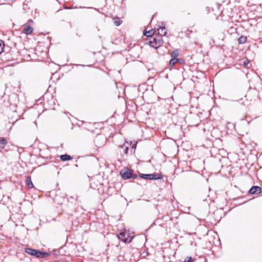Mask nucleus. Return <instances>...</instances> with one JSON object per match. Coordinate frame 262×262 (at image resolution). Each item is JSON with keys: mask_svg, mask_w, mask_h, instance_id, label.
Instances as JSON below:
<instances>
[{"mask_svg": "<svg viewBox=\"0 0 262 262\" xmlns=\"http://www.w3.org/2000/svg\"><path fill=\"white\" fill-rule=\"evenodd\" d=\"M146 36V43L157 49L162 44V34H143Z\"/></svg>", "mask_w": 262, "mask_h": 262, "instance_id": "obj_1", "label": "nucleus"}, {"mask_svg": "<svg viewBox=\"0 0 262 262\" xmlns=\"http://www.w3.org/2000/svg\"><path fill=\"white\" fill-rule=\"evenodd\" d=\"M120 174L122 178L124 180L136 179L138 178V175L134 173L133 170L128 168H125L121 170Z\"/></svg>", "mask_w": 262, "mask_h": 262, "instance_id": "obj_2", "label": "nucleus"}, {"mask_svg": "<svg viewBox=\"0 0 262 262\" xmlns=\"http://www.w3.org/2000/svg\"><path fill=\"white\" fill-rule=\"evenodd\" d=\"M25 251L28 254L32 256H34L37 258H40L41 256H40L41 251L39 250H35L30 248H26Z\"/></svg>", "mask_w": 262, "mask_h": 262, "instance_id": "obj_3", "label": "nucleus"}, {"mask_svg": "<svg viewBox=\"0 0 262 262\" xmlns=\"http://www.w3.org/2000/svg\"><path fill=\"white\" fill-rule=\"evenodd\" d=\"M126 233L125 231H121L119 235H118V238L121 240V241L123 242L124 243H129L131 242L132 237H130V236H128L127 237H125Z\"/></svg>", "mask_w": 262, "mask_h": 262, "instance_id": "obj_4", "label": "nucleus"}, {"mask_svg": "<svg viewBox=\"0 0 262 262\" xmlns=\"http://www.w3.org/2000/svg\"><path fill=\"white\" fill-rule=\"evenodd\" d=\"M32 20L30 19L28 23H26L23 25L24 30L25 33H32L34 31L33 27H31L30 23H33Z\"/></svg>", "mask_w": 262, "mask_h": 262, "instance_id": "obj_5", "label": "nucleus"}, {"mask_svg": "<svg viewBox=\"0 0 262 262\" xmlns=\"http://www.w3.org/2000/svg\"><path fill=\"white\" fill-rule=\"evenodd\" d=\"M128 145L126 144H124L119 146V151L121 157H123L124 155L128 153Z\"/></svg>", "mask_w": 262, "mask_h": 262, "instance_id": "obj_6", "label": "nucleus"}, {"mask_svg": "<svg viewBox=\"0 0 262 262\" xmlns=\"http://www.w3.org/2000/svg\"><path fill=\"white\" fill-rule=\"evenodd\" d=\"M262 188L257 186H252L249 190V193L252 194H258L261 192Z\"/></svg>", "mask_w": 262, "mask_h": 262, "instance_id": "obj_7", "label": "nucleus"}, {"mask_svg": "<svg viewBox=\"0 0 262 262\" xmlns=\"http://www.w3.org/2000/svg\"><path fill=\"white\" fill-rule=\"evenodd\" d=\"M241 29L238 28L236 25H233V26L229 27V29L227 30L228 33H239L241 31Z\"/></svg>", "mask_w": 262, "mask_h": 262, "instance_id": "obj_8", "label": "nucleus"}, {"mask_svg": "<svg viewBox=\"0 0 262 262\" xmlns=\"http://www.w3.org/2000/svg\"><path fill=\"white\" fill-rule=\"evenodd\" d=\"M150 180H160L163 178V175L159 173H150Z\"/></svg>", "mask_w": 262, "mask_h": 262, "instance_id": "obj_9", "label": "nucleus"}, {"mask_svg": "<svg viewBox=\"0 0 262 262\" xmlns=\"http://www.w3.org/2000/svg\"><path fill=\"white\" fill-rule=\"evenodd\" d=\"M183 61V60L180 58L171 59L169 61V65L171 67H173L176 63H182Z\"/></svg>", "mask_w": 262, "mask_h": 262, "instance_id": "obj_10", "label": "nucleus"}, {"mask_svg": "<svg viewBox=\"0 0 262 262\" xmlns=\"http://www.w3.org/2000/svg\"><path fill=\"white\" fill-rule=\"evenodd\" d=\"M60 159L63 161H67L72 160L73 158L67 154L62 155L60 156Z\"/></svg>", "mask_w": 262, "mask_h": 262, "instance_id": "obj_11", "label": "nucleus"}, {"mask_svg": "<svg viewBox=\"0 0 262 262\" xmlns=\"http://www.w3.org/2000/svg\"><path fill=\"white\" fill-rule=\"evenodd\" d=\"M26 185L30 188H32L33 187V184L32 182L31 177L27 176L25 181Z\"/></svg>", "mask_w": 262, "mask_h": 262, "instance_id": "obj_12", "label": "nucleus"}, {"mask_svg": "<svg viewBox=\"0 0 262 262\" xmlns=\"http://www.w3.org/2000/svg\"><path fill=\"white\" fill-rule=\"evenodd\" d=\"M7 143L8 142L6 139L4 138H1L0 139V149H3L7 145Z\"/></svg>", "mask_w": 262, "mask_h": 262, "instance_id": "obj_13", "label": "nucleus"}, {"mask_svg": "<svg viewBox=\"0 0 262 262\" xmlns=\"http://www.w3.org/2000/svg\"><path fill=\"white\" fill-rule=\"evenodd\" d=\"M139 176L143 179L146 180H150V173L149 174H144V173H141L139 175Z\"/></svg>", "mask_w": 262, "mask_h": 262, "instance_id": "obj_14", "label": "nucleus"}, {"mask_svg": "<svg viewBox=\"0 0 262 262\" xmlns=\"http://www.w3.org/2000/svg\"><path fill=\"white\" fill-rule=\"evenodd\" d=\"M178 55L179 51L177 49L172 51L171 53V56L172 58V59L177 58Z\"/></svg>", "mask_w": 262, "mask_h": 262, "instance_id": "obj_15", "label": "nucleus"}, {"mask_svg": "<svg viewBox=\"0 0 262 262\" xmlns=\"http://www.w3.org/2000/svg\"><path fill=\"white\" fill-rule=\"evenodd\" d=\"M247 40V37L245 36H241L238 39L239 43H244L246 42Z\"/></svg>", "mask_w": 262, "mask_h": 262, "instance_id": "obj_16", "label": "nucleus"}, {"mask_svg": "<svg viewBox=\"0 0 262 262\" xmlns=\"http://www.w3.org/2000/svg\"><path fill=\"white\" fill-rule=\"evenodd\" d=\"M114 23L115 26H119L121 24L122 21L120 20V18L117 17L114 19Z\"/></svg>", "mask_w": 262, "mask_h": 262, "instance_id": "obj_17", "label": "nucleus"}, {"mask_svg": "<svg viewBox=\"0 0 262 262\" xmlns=\"http://www.w3.org/2000/svg\"><path fill=\"white\" fill-rule=\"evenodd\" d=\"M49 255H50V253L48 252L41 251V253L40 255V256H41L40 258H45V257H47Z\"/></svg>", "mask_w": 262, "mask_h": 262, "instance_id": "obj_18", "label": "nucleus"}, {"mask_svg": "<svg viewBox=\"0 0 262 262\" xmlns=\"http://www.w3.org/2000/svg\"><path fill=\"white\" fill-rule=\"evenodd\" d=\"M4 47V43H3V41L0 40V54L3 51Z\"/></svg>", "mask_w": 262, "mask_h": 262, "instance_id": "obj_19", "label": "nucleus"}, {"mask_svg": "<svg viewBox=\"0 0 262 262\" xmlns=\"http://www.w3.org/2000/svg\"><path fill=\"white\" fill-rule=\"evenodd\" d=\"M184 262H192V259L191 257H187L184 261Z\"/></svg>", "mask_w": 262, "mask_h": 262, "instance_id": "obj_20", "label": "nucleus"}, {"mask_svg": "<svg viewBox=\"0 0 262 262\" xmlns=\"http://www.w3.org/2000/svg\"><path fill=\"white\" fill-rule=\"evenodd\" d=\"M152 31V30H147V28H144L143 30V32L142 33H151Z\"/></svg>", "mask_w": 262, "mask_h": 262, "instance_id": "obj_21", "label": "nucleus"}, {"mask_svg": "<svg viewBox=\"0 0 262 262\" xmlns=\"http://www.w3.org/2000/svg\"><path fill=\"white\" fill-rule=\"evenodd\" d=\"M248 63H249V60L248 59H247L246 61H244L243 64L245 66H247V65L248 64Z\"/></svg>", "mask_w": 262, "mask_h": 262, "instance_id": "obj_22", "label": "nucleus"}, {"mask_svg": "<svg viewBox=\"0 0 262 262\" xmlns=\"http://www.w3.org/2000/svg\"><path fill=\"white\" fill-rule=\"evenodd\" d=\"M160 29H161L162 31L163 29H165V27H163L162 28H160Z\"/></svg>", "mask_w": 262, "mask_h": 262, "instance_id": "obj_23", "label": "nucleus"}, {"mask_svg": "<svg viewBox=\"0 0 262 262\" xmlns=\"http://www.w3.org/2000/svg\"><path fill=\"white\" fill-rule=\"evenodd\" d=\"M3 36H6V34L3 33L2 34Z\"/></svg>", "mask_w": 262, "mask_h": 262, "instance_id": "obj_24", "label": "nucleus"}, {"mask_svg": "<svg viewBox=\"0 0 262 262\" xmlns=\"http://www.w3.org/2000/svg\"><path fill=\"white\" fill-rule=\"evenodd\" d=\"M166 34H167L164 33V34H163V35H166Z\"/></svg>", "mask_w": 262, "mask_h": 262, "instance_id": "obj_25", "label": "nucleus"}, {"mask_svg": "<svg viewBox=\"0 0 262 262\" xmlns=\"http://www.w3.org/2000/svg\"><path fill=\"white\" fill-rule=\"evenodd\" d=\"M134 145H133V146H132V148H134Z\"/></svg>", "mask_w": 262, "mask_h": 262, "instance_id": "obj_26", "label": "nucleus"}]
</instances>
